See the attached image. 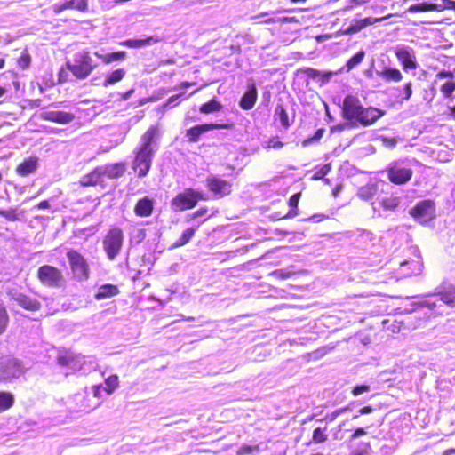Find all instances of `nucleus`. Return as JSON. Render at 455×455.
Listing matches in <instances>:
<instances>
[{
	"label": "nucleus",
	"mask_w": 455,
	"mask_h": 455,
	"mask_svg": "<svg viewBox=\"0 0 455 455\" xmlns=\"http://www.w3.org/2000/svg\"><path fill=\"white\" fill-rule=\"evenodd\" d=\"M104 181L100 166L94 168L90 173L84 175L80 180L83 187L95 186Z\"/></svg>",
	"instance_id": "b1692460"
},
{
	"label": "nucleus",
	"mask_w": 455,
	"mask_h": 455,
	"mask_svg": "<svg viewBox=\"0 0 455 455\" xmlns=\"http://www.w3.org/2000/svg\"><path fill=\"white\" fill-rule=\"evenodd\" d=\"M204 194L193 188H186L178 193L171 201V208L173 212H183L194 208L199 200H204Z\"/></svg>",
	"instance_id": "20e7f679"
},
{
	"label": "nucleus",
	"mask_w": 455,
	"mask_h": 455,
	"mask_svg": "<svg viewBox=\"0 0 455 455\" xmlns=\"http://www.w3.org/2000/svg\"><path fill=\"white\" fill-rule=\"evenodd\" d=\"M25 369L22 363L15 358H4L0 361V379L12 381L23 375Z\"/></svg>",
	"instance_id": "0eeeda50"
},
{
	"label": "nucleus",
	"mask_w": 455,
	"mask_h": 455,
	"mask_svg": "<svg viewBox=\"0 0 455 455\" xmlns=\"http://www.w3.org/2000/svg\"><path fill=\"white\" fill-rule=\"evenodd\" d=\"M432 4L435 12H441L445 9L455 10V2L451 0H432Z\"/></svg>",
	"instance_id": "4c0bfd02"
},
{
	"label": "nucleus",
	"mask_w": 455,
	"mask_h": 455,
	"mask_svg": "<svg viewBox=\"0 0 455 455\" xmlns=\"http://www.w3.org/2000/svg\"><path fill=\"white\" fill-rule=\"evenodd\" d=\"M435 204L430 200H424L419 202L413 208L411 209L410 213L421 224H426L435 217Z\"/></svg>",
	"instance_id": "9d476101"
},
{
	"label": "nucleus",
	"mask_w": 455,
	"mask_h": 455,
	"mask_svg": "<svg viewBox=\"0 0 455 455\" xmlns=\"http://www.w3.org/2000/svg\"><path fill=\"white\" fill-rule=\"evenodd\" d=\"M119 379L117 375H111L105 380L104 392L110 395L112 394L118 387Z\"/></svg>",
	"instance_id": "a19ab883"
},
{
	"label": "nucleus",
	"mask_w": 455,
	"mask_h": 455,
	"mask_svg": "<svg viewBox=\"0 0 455 455\" xmlns=\"http://www.w3.org/2000/svg\"><path fill=\"white\" fill-rule=\"evenodd\" d=\"M206 186L210 191L220 196H227L231 192V184L215 175L207 177Z\"/></svg>",
	"instance_id": "4468645a"
},
{
	"label": "nucleus",
	"mask_w": 455,
	"mask_h": 455,
	"mask_svg": "<svg viewBox=\"0 0 455 455\" xmlns=\"http://www.w3.org/2000/svg\"><path fill=\"white\" fill-rule=\"evenodd\" d=\"M397 98L401 100H409L412 95V83L407 82L403 85L396 87Z\"/></svg>",
	"instance_id": "72a5a7b5"
},
{
	"label": "nucleus",
	"mask_w": 455,
	"mask_h": 455,
	"mask_svg": "<svg viewBox=\"0 0 455 455\" xmlns=\"http://www.w3.org/2000/svg\"><path fill=\"white\" fill-rule=\"evenodd\" d=\"M331 171V165L330 164H324L322 166L319 170L315 172V173L313 175V180H322L326 176L329 172Z\"/></svg>",
	"instance_id": "864d4df0"
},
{
	"label": "nucleus",
	"mask_w": 455,
	"mask_h": 455,
	"mask_svg": "<svg viewBox=\"0 0 455 455\" xmlns=\"http://www.w3.org/2000/svg\"><path fill=\"white\" fill-rule=\"evenodd\" d=\"M222 105L220 101H218L215 98L212 99L210 101L203 104L199 111L203 114H211L215 113L221 110Z\"/></svg>",
	"instance_id": "473e14b6"
},
{
	"label": "nucleus",
	"mask_w": 455,
	"mask_h": 455,
	"mask_svg": "<svg viewBox=\"0 0 455 455\" xmlns=\"http://www.w3.org/2000/svg\"><path fill=\"white\" fill-rule=\"evenodd\" d=\"M454 91L455 83L451 81L444 83L441 87V92H443L445 98H451Z\"/></svg>",
	"instance_id": "09e8293b"
},
{
	"label": "nucleus",
	"mask_w": 455,
	"mask_h": 455,
	"mask_svg": "<svg viewBox=\"0 0 455 455\" xmlns=\"http://www.w3.org/2000/svg\"><path fill=\"white\" fill-rule=\"evenodd\" d=\"M97 66L86 51L75 53L73 62H67L68 69L78 79L86 78Z\"/></svg>",
	"instance_id": "f03ea898"
},
{
	"label": "nucleus",
	"mask_w": 455,
	"mask_h": 455,
	"mask_svg": "<svg viewBox=\"0 0 455 455\" xmlns=\"http://www.w3.org/2000/svg\"><path fill=\"white\" fill-rule=\"evenodd\" d=\"M37 276L43 284L50 287H58L62 281L61 272L50 265H44L39 267Z\"/></svg>",
	"instance_id": "9b49d317"
},
{
	"label": "nucleus",
	"mask_w": 455,
	"mask_h": 455,
	"mask_svg": "<svg viewBox=\"0 0 455 455\" xmlns=\"http://www.w3.org/2000/svg\"><path fill=\"white\" fill-rule=\"evenodd\" d=\"M258 98V91L254 83H251L248 85V88L243 97L240 100L239 106L243 110L251 109L257 100Z\"/></svg>",
	"instance_id": "4be33fe9"
},
{
	"label": "nucleus",
	"mask_w": 455,
	"mask_h": 455,
	"mask_svg": "<svg viewBox=\"0 0 455 455\" xmlns=\"http://www.w3.org/2000/svg\"><path fill=\"white\" fill-rule=\"evenodd\" d=\"M401 268L404 275L410 276L419 274L421 272L422 264L419 260L404 261L401 263Z\"/></svg>",
	"instance_id": "cd10ccee"
},
{
	"label": "nucleus",
	"mask_w": 455,
	"mask_h": 455,
	"mask_svg": "<svg viewBox=\"0 0 455 455\" xmlns=\"http://www.w3.org/2000/svg\"><path fill=\"white\" fill-rule=\"evenodd\" d=\"M378 204L385 210H394L399 204L397 197H382L379 198Z\"/></svg>",
	"instance_id": "79ce46f5"
},
{
	"label": "nucleus",
	"mask_w": 455,
	"mask_h": 455,
	"mask_svg": "<svg viewBox=\"0 0 455 455\" xmlns=\"http://www.w3.org/2000/svg\"><path fill=\"white\" fill-rule=\"evenodd\" d=\"M258 23H268V24H275V23H298L299 20L296 17H288V16H271L267 20H258Z\"/></svg>",
	"instance_id": "c9c22d12"
},
{
	"label": "nucleus",
	"mask_w": 455,
	"mask_h": 455,
	"mask_svg": "<svg viewBox=\"0 0 455 455\" xmlns=\"http://www.w3.org/2000/svg\"><path fill=\"white\" fill-rule=\"evenodd\" d=\"M10 296L13 301H15L20 307L26 310L37 311L40 309L41 304L35 298L17 291L10 292Z\"/></svg>",
	"instance_id": "f3484780"
},
{
	"label": "nucleus",
	"mask_w": 455,
	"mask_h": 455,
	"mask_svg": "<svg viewBox=\"0 0 455 455\" xmlns=\"http://www.w3.org/2000/svg\"><path fill=\"white\" fill-rule=\"evenodd\" d=\"M37 167L38 158L36 156H30L17 166L16 172L20 176H28L34 172Z\"/></svg>",
	"instance_id": "393cba45"
},
{
	"label": "nucleus",
	"mask_w": 455,
	"mask_h": 455,
	"mask_svg": "<svg viewBox=\"0 0 455 455\" xmlns=\"http://www.w3.org/2000/svg\"><path fill=\"white\" fill-rule=\"evenodd\" d=\"M443 303L447 306L453 307L455 305V287L451 285L447 289H441L437 293L427 295L419 305L427 307L429 309H435Z\"/></svg>",
	"instance_id": "39448f33"
},
{
	"label": "nucleus",
	"mask_w": 455,
	"mask_h": 455,
	"mask_svg": "<svg viewBox=\"0 0 455 455\" xmlns=\"http://www.w3.org/2000/svg\"><path fill=\"white\" fill-rule=\"evenodd\" d=\"M299 198H300V193H296V194L292 195L289 199V205L291 208H297Z\"/></svg>",
	"instance_id": "0e129e2a"
},
{
	"label": "nucleus",
	"mask_w": 455,
	"mask_h": 455,
	"mask_svg": "<svg viewBox=\"0 0 455 455\" xmlns=\"http://www.w3.org/2000/svg\"><path fill=\"white\" fill-rule=\"evenodd\" d=\"M281 12V11L277 12H260L257 15L251 16V20L253 21L254 24H259L258 20H267L271 16H275V14Z\"/></svg>",
	"instance_id": "de8ad7c7"
},
{
	"label": "nucleus",
	"mask_w": 455,
	"mask_h": 455,
	"mask_svg": "<svg viewBox=\"0 0 455 455\" xmlns=\"http://www.w3.org/2000/svg\"><path fill=\"white\" fill-rule=\"evenodd\" d=\"M125 56H126L125 52H117L108 53L103 56V62L106 64H109L114 61L122 60L125 58Z\"/></svg>",
	"instance_id": "37998d69"
},
{
	"label": "nucleus",
	"mask_w": 455,
	"mask_h": 455,
	"mask_svg": "<svg viewBox=\"0 0 455 455\" xmlns=\"http://www.w3.org/2000/svg\"><path fill=\"white\" fill-rule=\"evenodd\" d=\"M378 192V188L376 184H368L366 186L361 187L358 190V196L363 200L368 201L371 200Z\"/></svg>",
	"instance_id": "2f4dec72"
},
{
	"label": "nucleus",
	"mask_w": 455,
	"mask_h": 455,
	"mask_svg": "<svg viewBox=\"0 0 455 455\" xmlns=\"http://www.w3.org/2000/svg\"><path fill=\"white\" fill-rule=\"evenodd\" d=\"M409 11L411 12H432L434 10V6L432 4V0L425 1L422 3L412 4Z\"/></svg>",
	"instance_id": "ea45409f"
},
{
	"label": "nucleus",
	"mask_w": 455,
	"mask_h": 455,
	"mask_svg": "<svg viewBox=\"0 0 455 455\" xmlns=\"http://www.w3.org/2000/svg\"><path fill=\"white\" fill-rule=\"evenodd\" d=\"M0 216L5 218L10 221L20 220L23 216L22 211H18L16 208H10L7 210H0Z\"/></svg>",
	"instance_id": "e433bc0d"
},
{
	"label": "nucleus",
	"mask_w": 455,
	"mask_h": 455,
	"mask_svg": "<svg viewBox=\"0 0 455 455\" xmlns=\"http://www.w3.org/2000/svg\"><path fill=\"white\" fill-rule=\"evenodd\" d=\"M159 148V130L156 126L149 127L140 137L139 145L135 148L132 168L139 178L148 175L152 160Z\"/></svg>",
	"instance_id": "f257e3e1"
},
{
	"label": "nucleus",
	"mask_w": 455,
	"mask_h": 455,
	"mask_svg": "<svg viewBox=\"0 0 455 455\" xmlns=\"http://www.w3.org/2000/svg\"><path fill=\"white\" fill-rule=\"evenodd\" d=\"M364 28H365V26H364L363 21L362 19L355 20H353V22L349 26L348 31L351 32V33H357V32L361 31Z\"/></svg>",
	"instance_id": "6e6d98bb"
},
{
	"label": "nucleus",
	"mask_w": 455,
	"mask_h": 455,
	"mask_svg": "<svg viewBox=\"0 0 455 455\" xmlns=\"http://www.w3.org/2000/svg\"><path fill=\"white\" fill-rule=\"evenodd\" d=\"M155 205V200L145 196L138 200L134 206V213L138 217H148L152 214Z\"/></svg>",
	"instance_id": "5701e85b"
},
{
	"label": "nucleus",
	"mask_w": 455,
	"mask_h": 455,
	"mask_svg": "<svg viewBox=\"0 0 455 455\" xmlns=\"http://www.w3.org/2000/svg\"><path fill=\"white\" fill-rule=\"evenodd\" d=\"M125 76V70L124 68H118L113 72L108 74L103 82V86L108 87L120 82Z\"/></svg>",
	"instance_id": "c85d7f7f"
},
{
	"label": "nucleus",
	"mask_w": 455,
	"mask_h": 455,
	"mask_svg": "<svg viewBox=\"0 0 455 455\" xmlns=\"http://www.w3.org/2000/svg\"><path fill=\"white\" fill-rule=\"evenodd\" d=\"M185 94L186 93L183 92L178 93L176 95L171 96L167 100L165 106L169 107V108H172L174 106H177L180 103V99L185 97Z\"/></svg>",
	"instance_id": "4d7b16f0"
},
{
	"label": "nucleus",
	"mask_w": 455,
	"mask_h": 455,
	"mask_svg": "<svg viewBox=\"0 0 455 455\" xmlns=\"http://www.w3.org/2000/svg\"><path fill=\"white\" fill-rule=\"evenodd\" d=\"M365 57V52L361 50L357 53H355L354 56H352L347 61V71L352 70L355 67L358 66L364 59Z\"/></svg>",
	"instance_id": "58836bf2"
},
{
	"label": "nucleus",
	"mask_w": 455,
	"mask_h": 455,
	"mask_svg": "<svg viewBox=\"0 0 455 455\" xmlns=\"http://www.w3.org/2000/svg\"><path fill=\"white\" fill-rule=\"evenodd\" d=\"M102 391H104V387L102 385L92 387V393L94 397L100 398L101 396Z\"/></svg>",
	"instance_id": "69168bd1"
},
{
	"label": "nucleus",
	"mask_w": 455,
	"mask_h": 455,
	"mask_svg": "<svg viewBox=\"0 0 455 455\" xmlns=\"http://www.w3.org/2000/svg\"><path fill=\"white\" fill-rule=\"evenodd\" d=\"M274 118L275 121L280 122L281 125L284 129H288L291 124L288 113L286 109L283 108V104L279 103L276 105Z\"/></svg>",
	"instance_id": "bb28decb"
},
{
	"label": "nucleus",
	"mask_w": 455,
	"mask_h": 455,
	"mask_svg": "<svg viewBox=\"0 0 455 455\" xmlns=\"http://www.w3.org/2000/svg\"><path fill=\"white\" fill-rule=\"evenodd\" d=\"M119 289L116 285L107 283L100 286L94 295L97 300H103L116 296Z\"/></svg>",
	"instance_id": "a878e982"
},
{
	"label": "nucleus",
	"mask_w": 455,
	"mask_h": 455,
	"mask_svg": "<svg viewBox=\"0 0 455 455\" xmlns=\"http://www.w3.org/2000/svg\"><path fill=\"white\" fill-rule=\"evenodd\" d=\"M227 124H204L193 126L186 131L185 136L190 142H197L200 137L212 130L214 129H224L227 128Z\"/></svg>",
	"instance_id": "2eb2a0df"
},
{
	"label": "nucleus",
	"mask_w": 455,
	"mask_h": 455,
	"mask_svg": "<svg viewBox=\"0 0 455 455\" xmlns=\"http://www.w3.org/2000/svg\"><path fill=\"white\" fill-rule=\"evenodd\" d=\"M31 62L30 55L27 52H23L21 56L18 59V65L22 69H26L29 67Z\"/></svg>",
	"instance_id": "5fc2aeb1"
},
{
	"label": "nucleus",
	"mask_w": 455,
	"mask_h": 455,
	"mask_svg": "<svg viewBox=\"0 0 455 455\" xmlns=\"http://www.w3.org/2000/svg\"><path fill=\"white\" fill-rule=\"evenodd\" d=\"M365 435H366V431L364 430V428L359 427L355 430V432L353 433V435L351 436V439L354 440V439H356V438Z\"/></svg>",
	"instance_id": "338daca9"
},
{
	"label": "nucleus",
	"mask_w": 455,
	"mask_h": 455,
	"mask_svg": "<svg viewBox=\"0 0 455 455\" xmlns=\"http://www.w3.org/2000/svg\"><path fill=\"white\" fill-rule=\"evenodd\" d=\"M325 429L317 427L313 432V441L316 443H322L327 440V435L324 434Z\"/></svg>",
	"instance_id": "3c124183"
},
{
	"label": "nucleus",
	"mask_w": 455,
	"mask_h": 455,
	"mask_svg": "<svg viewBox=\"0 0 455 455\" xmlns=\"http://www.w3.org/2000/svg\"><path fill=\"white\" fill-rule=\"evenodd\" d=\"M273 275L279 279L285 280L291 275V272L286 269H278L273 272Z\"/></svg>",
	"instance_id": "052dcab7"
},
{
	"label": "nucleus",
	"mask_w": 455,
	"mask_h": 455,
	"mask_svg": "<svg viewBox=\"0 0 455 455\" xmlns=\"http://www.w3.org/2000/svg\"><path fill=\"white\" fill-rule=\"evenodd\" d=\"M323 133H324V129H318L315 132V133L314 134V136H312L311 138L306 139L302 141V146L307 147L311 143L318 141L323 137Z\"/></svg>",
	"instance_id": "603ef678"
},
{
	"label": "nucleus",
	"mask_w": 455,
	"mask_h": 455,
	"mask_svg": "<svg viewBox=\"0 0 455 455\" xmlns=\"http://www.w3.org/2000/svg\"><path fill=\"white\" fill-rule=\"evenodd\" d=\"M209 212V209L206 206L201 207L197 211L194 212L193 213H188L186 215V221H190L192 220L204 217Z\"/></svg>",
	"instance_id": "8fccbe9b"
},
{
	"label": "nucleus",
	"mask_w": 455,
	"mask_h": 455,
	"mask_svg": "<svg viewBox=\"0 0 455 455\" xmlns=\"http://www.w3.org/2000/svg\"><path fill=\"white\" fill-rule=\"evenodd\" d=\"M363 106L358 97L354 95H347L343 100L342 116L347 121H355L357 123Z\"/></svg>",
	"instance_id": "1a4fd4ad"
},
{
	"label": "nucleus",
	"mask_w": 455,
	"mask_h": 455,
	"mask_svg": "<svg viewBox=\"0 0 455 455\" xmlns=\"http://www.w3.org/2000/svg\"><path fill=\"white\" fill-rule=\"evenodd\" d=\"M14 403V396L12 393L0 392V413L10 409Z\"/></svg>",
	"instance_id": "f704fd0d"
},
{
	"label": "nucleus",
	"mask_w": 455,
	"mask_h": 455,
	"mask_svg": "<svg viewBox=\"0 0 455 455\" xmlns=\"http://www.w3.org/2000/svg\"><path fill=\"white\" fill-rule=\"evenodd\" d=\"M385 114L386 112L384 110L374 107L363 108V111H362V115L360 116L357 123L362 126L367 127L373 124Z\"/></svg>",
	"instance_id": "6ab92c4d"
},
{
	"label": "nucleus",
	"mask_w": 455,
	"mask_h": 455,
	"mask_svg": "<svg viewBox=\"0 0 455 455\" xmlns=\"http://www.w3.org/2000/svg\"><path fill=\"white\" fill-rule=\"evenodd\" d=\"M436 76L440 79H443V78H452L453 77V74L451 72V71H446V70H442L440 71Z\"/></svg>",
	"instance_id": "774afa93"
},
{
	"label": "nucleus",
	"mask_w": 455,
	"mask_h": 455,
	"mask_svg": "<svg viewBox=\"0 0 455 455\" xmlns=\"http://www.w3.org/2000/svg\"><path fill=\"white\" fill-rule=\"evenodd\" d=\"M357 235L360 241L363 243H368L375 239V235L369 230L358 229Z\"/></svg>",
	"instance_id": "49530a36"
},
{
	"label": "nucleus",
	"mask_w": 455,
	"mask_h": 455,
	"mask_svg": "<svg viewBox=\"0 0 455 455\" xmlns=\"http://www.w3.org/2000/svg\"><path fill=\"white\" fill-rule=\"evenodd\" d=\"M395 56L404 71L415 70L419 66L414 50L407 45H397Z\"/></svg>",
	"instance_id": "f8f14e48"
},
{
	"label": "nucleus",
	"mask_w": 455,
	"mask_h": 455,
	"mask_svg": "<svg viewBox=\"0 0 455 455\" xmlns=\"http://www.w3.org/2000/svg\"><path fill=\"white\" fill-rule=\"evenodd\" d=\"M87 9L88 0H62L53 5V12L57 14L65 10L85 12Z\"/></svg>",
	"instance_id": "a211bd4d"
},
{
	"label": "nucleus",
	"mask_w": 455,
	"mask_h": 455,
	"mask_svg": "<svg viewBox=\"0 0 455 455\" xmlns=\"http://www.w3.org/2000/svg\"><path fill=\"white\" fill-rule=\"evenodd\" d=\"M257 449L258 446L243 445L238 449L237 455H248Z\"/></svg>",
	"instance_id": "bf43d9fd"
},
{
	"label": "nucleus",
	"mask_w": 455,
	"mask_h": 455,
	"mask_svg": "<svg viewBox=\"0 0 455 455\" xmlns=\"http://www.w3.org/2000/svg\"><path fill=\"white\" fill-rule=\"evenodd\" d=\"M102 175L105 179H118L122 177L126 170L124 163H114L100 165Z\"/></svg>",
	"instance_id": "412c9836"
},
{
	"label": "nucleus",
	"mask_w": 455,
	"mask_h": 455,
	"mask_svg": "<svg viewBox=\"0 0 455 455\" xmlns=\"http://www.w3.org/2000/svg\"><path fill=\"white\" fill-rule=\"evenodd\" d=\"M387 172L389 180L395 184H404L412 176V170L403 162L391 163Z\"/></svg>",
	"instance_id": "6e6552de"
},
{
	"label": "nucleus",
	"mask_w": 455,
	"mask_h": 455,
	"mask_svg": "<svg viewBox=\"0 0 455 455\" xmlns=\"http://www.w3.org/2000/svg\"><path fill=\"white\" fill-rule=\"evenodd\" d=\"M157 40L153 37H148L146 39H129L123 42L121 44L130 48H142L147 45H150L156 43Z\"/></svg>",
	"instance_id": "7c9ffc66"
},
{
	"label": "nucleus",
	"mask_w": 455,
	"mask_h": 455,
	"mask_svg": "<svg viewBox=\"0 0 455 455\" xmlns=\"http://www.w3.org/2000/svg\"><path fill=\"white\" fill-rule=\"evenodd\" d=\"M376 75L386 83H399L403 80L402 72L386 64L384 61L379 63L375 68Z\"/></svg>",
	"instance_id": "ddd939ff"
},
{
	"label": "nucleus",
	"mask_w": 455,
	"mask_h": 455,
	"mask_svg": "<svg viewBox=\"0 0 455 455\" xmlns=\"http://www.w3.org/2000/svg\"><path fill=\"white\" fill-rule=\"evenodd\" d=\"M389 16H386V17H380V18H371V17H368V18H364V19H362L363 21V24L366 27L370 26V25H372L376 22H380L386 19H387Z\"/></svg>",
	"instance_id": "680f3d73"
},
{
	"label": "nucleus",
	"mask_w": 455,
	"mask_h": 455,
	"mask_svg": "<svg viewBox=\"0 0 455 455\" xmlns=\"http://www.w3.org/2000/svg\"><path fill=\"white\" fill-rule=\"evenodd\" d=\"M283 146V143L276 138H272L267 142V147L275 149H279Z\"/></svg>",
	"instance_id": "e2e57ef3"
},
{
	"label": "nucleus",
	"mask_w": 455,
	"mask_h": 455,
	"mask_svg": "<svg viewBox=\"0 0 455 455\" xmlns=\"http://www.w3.org/2000/svg\"><path fill=\"white\" fill-rule=\"evenodd\" d=\"M41 117L43 120L51 121L61 124H67L74 120L75 116L68 112L50 110L43 112L41 114Z\"/></svg>",
	"instance_id": "aec40b11"
},
{
	"label": "nucleus",
	"mask_w": 455,
	"mask_h": 455,
	"mask_svg": "<svg viewBox=\"0 0 455 455\" xmlns=\"http://www.w3.org/2000/svg\"><path fill=\"white\" fill-rule=\"evenodd\" d=\"M84 362H85V355H75L70 352H68L64 355H60L58 356V363L60 366L68 367L74 371H83Z\"/></svg>",
	"instance_id": "dca6fc26"
},
{
	"label": "nucleus",
	"mask_w": 455,
	"mask_h": 455,
	"mask_svg": "<svg viewBox=\"0 0 455 455\" xmlns=\"http://www.w3.org/2000/svg\"><path fill=\"white\" fill-rule=\"evenodd\" d=\"M67 258L74 277L78 281L88 279L90 270L84 257L78 251L71 250L67 252Z\"/></svg>",
	"instance_id": "423d86ee"
},
{
	"label": "nucleus",
	"mask_w": 455,
	"mask_h": 455,
	"mask_svg": "<svg viewBox=\"0 0 455 455\" xmlns=\"http://www.w3.org/2000/svg\"><path fill=\"white\" fill-rule=\"evenodd\" d=\"M370 391V386L369 385H357L355 386L353 390H352V394L355 395V396H357V395H360L363 393H366V392H369Z\"/></svg>",
	"instance_id": "13d9d810"
},
{
	"label": "nucleus",
	"mask_w": 455,
	"mask_h": 455,
	"mask_svg": "<svg viewBox=\"0 0 455 455\" xmlns=\"http://www.w3.org/2000/svg\"><path fill=\"white\" fill-rule=\"evenodd\" d=\"M83 372L86 373L92 370H96L98 363L93 356H85V362L83 363Z\"/></svg>",
	"instance_id": "a18cd8bd"
},
{
	"label": "nucleus",
	"mask_w": 455,
	"mask_h": 455,
	"mask_svg": "<svg viewBox=\"0 0 455 455\" xmlns=\"http://www.w3.org/2000/svg\"><path fill=\"white\" fill-rule=\"evenodd\" d=\"M124 232L120 228H110L102 240L103 250L109 260H115L124 244Z\"/></svg>",
	"instance_id": "7ed1b4c3"
},
{
	"label": "nucleus",
	"mask_w": 455,
	"mask_h": 455,
	"mask_svg": "<svg viewBox=\"0 0 455 455\" xmlns=\"http://www.w3.org/2000/svg\"><path fill=\"white\" fill-rule=\"evenodd\" d=\"M203 221H199L195 228H189L183 231L180 237L174 243V247H180L187 244L191 238L194 236L196 228L200 226Z\"/></svg>",
	"instance_id": "c756f323"
},
{
	"label": "nucleus",
	"mask_w": 455,
	"mask_h": 455,
	"mask_svg": "<svg viewBox=\"0 0 455 455\" xmlns=\"http://www.w3.org/2000/svg\"><path fill=\"white\" fill-rule=\"evenodd\" d=\"M9 323V315L5 309V307L0 305V335L3 334L8 325Z\"/></svg>",
	"instance_id": "c03bdc74"
}]
</instances>
